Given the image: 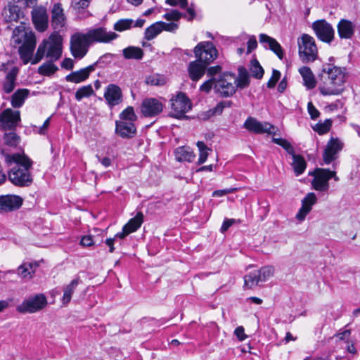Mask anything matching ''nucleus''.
I'll use <instances>...</instances> for the list:
<instances>
[{
	"label": "nucleus",
	"mask_w": 360,
	"mask_h": 360,
	"mask_svg": "<svg viewBox=\"0 0 360 360\" xmlns=\"http://www.w3.org/2000/svg\"><path fill=\"white\" fill-rule=\"evenodd\" d=\"M186 18V15H183L177 10H171L169 12L165 13L163 18L168 21L174 20L178 21L181 18Z\"/></svg>",
	"instance_id": "3c124183"
},
{
	"label": "nucleus",
	"mask_w": 360,
	"mask_h": 360,
	"mask_svg": "<svg viewBox=\"0 0 360 360\" xmlns=\"http://www.w3.org/2000/svg\"><path fill=\"white\" fill-rule=\"evenodd\" d=\"M0 70L6 73V77L2 82V91L5 94H8L14 90L16 86V79L19 70L15 66L8 69V64L4 63L1 65Z\"/></svg>",
	"instance_id": "dca6fc26"
},
{
	"label": "nucleus",
	"mask_w": 360,
	"mask_h": 360,
	"mask_svg": "<svg viewBox=\"0 0 360 360\" xmlns=\"http://www.w3.org/2000/svg\"><path fill=\"white\" fill-rule=\"evenodd\" d=\"M63 38L58 32H53L48 39L39 44L32 64L38 63L44 56L51 62L56 61L62 55Z\"/></svg>",
	"instance_id": "7ed1b4c3"
},
{
	"label": "nucleus",
	"mask_w": 360,
	"mask_h": 360,
	"mask_svg": "<svg viewBox=\"0 0 360 360\" xmlns=\"http://www.w3.org/2000/svg\"><path fill=\"white\" fill-rule=\"evenodd\" d=\"M36 46V39L35 36L33 33L30 32L25 34V39L24 42L21 46V48H27L28 51H34Z\"/></svg>",
	"instance_id": "49530a36"
},
{
	"label": "nucleus",
	"mask_w": 360,
	"mask_h": 360,
	"mask_svg": "<svg viewBox=\"0 0 360 360\" xmlns=\"http://www.w3.org/2000/svg\"><path fill=\"white\" fill-rule=\"evenodd\" d=\"M58 68L56 65L53 64V62H51L50 60L49 62L44 63L41 65L39 69V73L42 75L50 76L55 73Z\"/></svg>",
	"instance_id": "79ce46f5"
},
{
	"label": "nucleus",
	"mask_w": 360,
	"mask_h": 360,
	"mask_svg": "<svg viewBox=\"0 0 360 360\" xmlns=\"http://www.w3.org/2000/svg\"><path fill=\"white\" fill-rule=\"evenodd\" d=\"M163 110L162 103L157 98H145L141 106L142 114L147 117H153L159 115Z\"/></svg>",
	"instance_id": "6ab92c4d"
},
{
	"label": "nucleus",
	"mask_w": 360,
	"mask_h": 360,
	"mask_svg": "<svg viewBox=\"0 0 360 360\" xmlns=\"http://www.w3.org/2000/svg\"><path fill=\"white\" fill-rule=\"evenodd\" d=\"M299 56L303 63L314 61L318 55V50L314 39L307 34H303L297 39Z\"/></svg>",
	"instance_id": "20e7f679"
},
{
	"label": "nucleus",
	"mask_w": 360,
	"mask_h": 360,
	"mask_svg": "<svg viewBox=\"0 0 360 360\" xmlns=\"http://www.w3.org/2000/svg\"><path fill=\"white\" fill-rule=\"evenodd\" d=\"M291 166L296 176H300L304 172L307 167V162L302 155H295L292 157Z\"/></svg>",
	"instance_id": "e433bc0d"
},
{
	"label": "nucleus",
	"mask_w": 360,
	"mask_h": 360,
	"mask_svg": "<svg viewBox=\"0 0 360 360\" xmlns=\"http://www.w3.org/2000/svg\"><path fill=\"white\" fill-rule=\"evenodd\" d=\"M32 18L36 29L44 32L48 27L49 17L46 9L39 6L34 8L32 11Z\"/></svg>",
	"instance_id": "4be33fe9"
},
{
	"label": "nucleus",
	"mask_w": 360,
	"mask_h": 360,
	"mask_svg": "<svg viewBox=\"0 0 360 360\" xmlns=\"http://www.w3.org/2000/svg\"><path fill=\"white\" fill-rule=\"evenodd\" d=\"M317 202V198L315 193H309L302 200V207L296 214V219L299 221H303L306 216L311 212L312 206Z\"/></svg>",
	"instance_id": "393cba45"
},
{
	"label": "nucleus",
	"mask_w": 360,
	"mask_h": 360,
	"mask_svg": "<svg viewBox=\"0 0 360 360\" xmlns=\"http://www.w3.org/2000/svg\"><path fill=\"white\" fill-rule=\"evenodd\" d=\"M245 285L248 288H253L258 285L261 282L259 274L257 271L250 272L244 276Z\"/></svg>",
	"instance_id": "58836bf2"
},
{
	"label": "nucleus",
	"mask_w": 360,
	"mask_h": 360,
	"mask_svg": "<svg viewBox=\"0 0 360 360\" xmlns=\"http://www.w3.org/2000/svg\"><path fill=\"white\" fill-rule=\"evenodd\" d=\"M199 150V158L198 160V165L203 164L207 159L208 151L211 150L203 141H198L196 143Z\"/></svg>",
	"instance_id": "c03bdc74"
},
{
	"label": "nucleus",
	"mask_w": 360,
	"mask_h": 360,
	"mask_svg": "<svg viewBox=\"0 0 360 360\" xmlns=\"http://www.w3.org/2000/svg\"><path fill=\"white\" fill-rule=\"evenodd\" d=\"M197 60L209 66L218 56V51L212 42L202 41L198 43L193 50Z\"/></svg>",
	"instance_id": "423d86ee"
},
{
	"label": "nucleus",
	"mask_w": 360,
	"mask_h": 360,
	"mask_svg": "<svg viewBox=\"0 0 360 360\" xmlns=\"http://www.w3.org/2000/svg\"><path fill=\"white\" fill-rule=\"evenodd\" d=\"M319 78V90L323 96L339 95L345 89V70L332 63H325L322 65Z\"/></svg>",
	"instance_id": "f03ea898"
},
{
	"label": "nucleus",
	"mask_w": 360,
	"mask_h": 360,
	"mask_svg": "<svg viewBox=\"0 0 360 360\" xmlns=\"http://www.w3.org/2000/svg\"><path fill=\"white\" fill-rule=\"evenodd\" d=\"M94 94V89L91 84L79 88L75 92V99L80 101L84 98H87Z\"/></svg>",
	"instance_id": "ea45409f"
},
{
	"label": "nucleus",
	"mask_w": 360,
	"mask_h": 360,
	"mask_svg": "<svg viewBox=\"0 0 360 360\" xmlns=\"http://www.w3.org/2000/svg\"><path fill=\"white\" fill-rule=\"evenodd\" d=\"M46 298L43 294H38L25 300L16 307L17 311L25 313H34L46 307Z\"/></svg>",
	"instance_id": "9d476101"
},
{
	"label": "nucleus",
	"mask_w": 360,
	"mask_h": 360,
	"mask_svg": "<svg viewBox=\"0 0 360 360\" xmlns=\"http://www.w3.org/2000/svg\"><path fill=\"white\" fill-rule=\"evenodd\" d=\"M86 34L83 32H76L70 37V51L76 59L83 58L87 53L90 46Z\"/></svg>",
	"instance_id": "0eeeda50"
},
{
	"label": "nucleus",
	"mask_w": 360,
	"mask_h": 360,
	"mask_svg": "<svg viewBox=\"0 0 360 360\" xmlns=\"http://www.w3.org/2000/svg\"><path fill=\"white\" fill-rule=\"evenodd\" d=\"M235 75L230 72H224L216 77L214 89L222 97H229L236 91L234 85Z\"/></svg>",
	"instance_id": "6e6552de"
},
{
	"label": "nucleus",
	"mask_w": 360,
	"mask_h": 360,
	"mask_svg": "<svg viewBox=\"0 0 360 360\" xmlns=\"http://www.w3.org/2000/svg\"><path fill=\"white\" fill-rule=\"evenodd\" d=\"M257 47V41L255 36H250L249 40L248 41L247 54H250L252 51L256 49Z\"/></svg>",
	"instance_id": "680f3d73"
},
{
	"label": "nucleus",
	"mask_w": 360,
	"mask_h": 360,
	"mask_svg": "<svg viewBox=\"0 0 360 360\" xmlns=\"http://www.w3.org/2000/svg\"><path fill=\"white\" fill-rule=\"evenodd\" d=\"M312 29L316 37L322 41L330 43L335 35L332 25L325 20H319L313 22Z\"/></svg>",
	"instance_id": "4468645a"
},
{
	"label": "nucleus",
	"mask_w": 360,
	"mask_h": 360,
	"mask_svg": "<svg viewBox=\"0 0 360 360\" xmlns=\"http://www.w3.org/2000/svg\"><path fill=\"white\" fill-rule=\"evenodd\" d=\"M259 274V278L261 282H265L267 279L271 277L274 272V268L272 266H264L260 269L257 270Z\"/></svg>",
	"instance_id": "09e8293b"
},
{
	"label": "nucleus",
	"mask_w": 360,
	"mask_h": 360,
	"mask_svg": "<svg viewBox=\"0 0 360 360\" xmlns=\"http://www.w3.org/2000/svg\"><path fill=\"white\" fill-rule=\"evenodd\" d=\"M98 61L79 70L72 72L65 76V80L68 82L75 84L81 83L86 81L91 72L95 71Z\"/></svg>",
	"instance_id": "412c9836"
},
{
	"label": "nucleus",
	"mask_w": 360,
	"mask_h": 360,
	"mask_svg": "<svg viewBox=\"0 0 360 360\" xmlns=\"http://www.w3.org/2000/svg\"><path fill=\"white\" fill-rule=\"evenodd\" d=\"M5 162L8 165L15 163L8 172V180L15 186L19 187H27L33 181L31 169L32 168V160L25 155L19 153L6 154Z\"/></svg>",
	"instance_id": "f257e3e1"
},
{
	"label": "nucleus",
	"mask_w": 360,
	"mask_h": 360,
	"mask_svg": "<svg viewBox=\"0 0 360 360\" xmlns=\"http://www.w3.org/2000/svg\"><path fill=\"white\" fill-rule=\"evenodd\" d=\"M207 66L195 60L188 63L187 71L189 78L193 82L199 81L205 74Z\"/></svg>",
	"instance_id": "a878e982"
},
{
	"label": "nucleus",
	"mask_w": 360,
	"mask_h": 360,
	"mask_svg": "<svg viewBox=\"0 0 360 360\" xmlns=\"http://www.w3.org/2000/svg\"><path fill=\"white\" fill-rule=\"evenodd\" d=\"M216 77H211L205 81L200 86V91L206 94L210 92L211 89L215 85Z\"/></svg>",
	"instance_id": "864d4df0"
},
{
	"label": "nucleus",
	"mask_w": 360,
	"mask_h": 360,
	"mask_svg": "<svg viewBox=\"0 0 360 360\" xmlns=\"http://www.w3.org/2000/svg\"><path fill=\"white\" fill-rule=\"evenodd\" d=\"M238 77L237 78L235 77V81L233 82L234 85L236 89H244L247 87L250 84V77L248 72L245 68L240 66L238 68Z\"/></svg>",
	"instance_id": "72a5a7b5"
},
{
	"label": "nucleus",
	"mask_w": 360,
	"mask_h": 360,
	"mask_svg": "<svg viewBox=\"0 0 360 360\" xmlns=\"http://www.w3.org/2000/svg\"><path fill=\"white\" fill-rule=\"evenodd\" d=\"M147 83L151 85L161 86L165 83V80L160 75H153L147 79Z\"/></svg>",
	"instance_id": "4d7b16f0"
},
{
	"label": "nucleus",
	"mask_w": 360,
	"mask_h": 360,
	"mask_svg": "<svg viewBox=\"0 0 360 360\" xmlns=\"http://www.w3.org/2000/svg\"><path fill=\"white\" fill-rule=\"evenodd\" d=\"M161 24V27H162V31L165 30L170 32H175L176 30L179 28V25L176 22H165L162 21H160Z\"/></svg>",
	"instance_id": "13d9d810"
},
{
	"label": "nucleus",
	"mask_w": 360,
	"mask_h": 360,
	"mask_svg": "<svg viewBox=\"0 0 360 360\" xmlns=\"http://www.w3.org/2000/svg\"><path fill=\"white\" fill-rule=\"evenodd\" d=\"M231 101H221L212 109V113L215 115H220L222 113L225 108H229L231 107Z\"/></svg>",
	"instance_id": "6e6d98bb"
},
{
	"label": "nucleus",
	"mask_w": 360,
	"mask_h": 360,
	"mask_svg": "<svg viewBox=\"0 0 360 360\" xmlns=\"http://www.w3.org/2000/svg\"><path fill=\"white\" fill-rule=\"evenodd\" d=\"M243 127L251 133L256 134H272L274 132V126L266 122H259L253 117H248L243 123Z\"/></svg>",
	"instance_id": "2eb2a0df"
},
{
	"label": "nucleus",
	"mask_w": 360,
	"mask_h": 360,
	"mask_svg": "<svg viewBox=\"0 0 360 360\" xmlns=\"http://www.w3.org/2000/svg\"><path fill=\"white\" fill-rule=\"evenodd\" d=\"M172 116L178 119L184 117L185 114L191 108L189 98L184 93L179 92L176 96L170 99Z\"/></svg>",
	"instance_id": "1a4fd4ad"
},
{
	"label": "nucleus",
	"mask_w": 360,
	"mask_h": 360,
	"mask_svg": "<svg viewBox=\"0 0 360 360\" xmlns=\"http://www.w3.org/2000/svg\"><path fill=\"white\" fill-rule=\"evenodd\" d=\"M235 222H236V219H224V221L221 226V229H220L221 232V233L226 232L229 229V227H231Z\"/></svg>",
	"instance_id": "338daca9"
},
{
	"label": "nucleus",
	"mask_w": 360,
	"mask_h": 360,
	"mask_svg": "<svg viewBox=\"0 0 360 360\" xmlns=\"http://www.w3.org/2000/svg\"><path fill=\"white\" fill-rule=\"evenodd\" d=\"M80 282V279L79 277L73 279L70 284L65 285L63 288V295L61 299V302L63 304H68L72 298V295L75 292L77 286Z\"/></svg>",
	"instance_id": "473e14b6"
},
{
	"label": "nucleus",
	"mask_w": 360,
	"mask_h": 360,
	"mask_svg": "<svg viewBox=\"0 0 360 360\" xmlns=\"http://www.w3.org/2000/svg\"><path fill=\"white\" fill-rule=\"evenodd\" d=\"M259 41L265 49L272 51L280 59L284 56L283 50L281 44L274 39L266 34L259 35Z\"/></svg>",
	"instance_id": "5701e85b"
},
{
	"label": "nucleus",
	"mask_w": 360,
	"mask_h": 360,
	"mask_svg": "<svg viewBox=\"0 0 360 360\" xmlns=\"http://www.w3.org/2000/svg\"><path fill=\"white\" fill-rule=\"evenodd\" d=\"M272 142L281 146L284 150L291 144L288 140L282 138H273Z\"/></svg>",
	"instance_id": "774afa93"
},
{
	"label": "nucleus",
	"mask_w": 360,
	"mask_h": 360,
	"mask_svg": "<svg viewBox=\"0 0 360 360\" xmlns=\"http://www.w3.org/2000/svg\"><path fill=\"white\" fill-rule=\"evenodd\" d=\"M4 142L10 146H16L19 143L20 138L15 132L6 133L4 136Z\"/></svg>",
	"instance_id": "8fccbe9b"
},
{
	"label": "nucleus",
	"mask_w": 360,
	"mask_h": 360,
	"mask_svg": "<svg viewBox=\"0 0 360 360\" xmlns=\"http://www.w3.org/2000/svg\"><path fill=\"white\" fill-rule=\"evenodd\" d=\"M343 143L338 139L331 138L327 143L323 153V160L325 164L329 165L338 157L339 152L342 149Z\"/></svg>",
	"instance_id": "a211bd4d"
},
{
	"label": "nucleus",
	"mask_w": 360,
	"mask_h": 360,
	"mask_svg": "<svg viewBox=\"0 0 360 360\" xmlns=\"http://www.w3.org/2000/svg\"><path fill=\"white\" fill-rule=\"evenodd\" d=\"M143 221V214L142 212H139L134 217L131 219L124 227L128 230V233H133L137 231L141 226Z\"/></svg>",
	"instance_id": "c9c22d12"
},
{
	"label": "nucleus",
	"mask_w": 360,
	"mask_h": 360,
	"mask_svg": "<svg viewBox=\"0 0 360 360\" xmlns=\"http://www.w3.org/2000/svg\"><path fill=\"white\" fill-rule=\"evenodd\" d=\"M133 22L134 20L132 19H120L114 24L113 28L116 31L123 32L133 27Z\"/></svg>",
	"instance_id": "a18cd8bd"
},
{
	"label": "nucleus",
	"mask_w": 360,
	"mask_h": 360,
	"mask_svg": "<svg viewBox=\"0 0 360 360\" xmlns=\"http://www.w3.org/2000/svg\"><path fill=\"white\" fill-rule=\"evenodd\" d=\"M103 97L110 108L119 105L123 101L122 89L115 84H110L105 87Z\"/></svg>",
	"instance_id": "f3484780"
},
{
	"label": "nucleus",
	"mask_w": 360,
	"mask_h": 360,
	"mask_svg": "<svg viewBox=\"0 0 360 360\" xmlns=\"http://www.w3.org/2000/svg\"><path fill=\"white\" fill-rule=\"evenodd\" d=\"M91 44L96 43L108 44L118 37L114 32H108L104 27H96L88 29L85 33Z\"/></svg>",
	"instance_id": "9b49d317"
},
{
	"label": "nucleus",
	"mask_w": 360,
	"mask_h": 360,
	"mask_svg": "<svg viewBox=\"0 0 360 360\" xmlns=\"http://www.w3.org/2000/svg\"><path fill=\"white\" fill-rule=\"evenodd\" d=\"M332 121L329 119L323 122H318L313 127V129L320 135L326 134L330 129Z\"/></svg>",
	"instance_id": "de8ad7c7"
},
{
	"label": "nucleus",
	"mask_w": 360,
	"mask_h": 360,
	"mask_svg": "<svg viewBox=\"0 0 360 360\" xmlns=\"http://www.w3.org/2000/svg\"><path fill=\"white\" fill-rule=\"evenodd\" d=\"M9 4L4 8L3 15L6 22H18L20 16V9L19 6L12 4L21 3L25 6H32L37 4V0H8Z\"/></svg>",
	"instance_id": "f8f14e48"
},
{
	"label": "nucleus",
	"mask_w": 360,
	"mask_h": 360,
	"mask_svg": "<svg viewBox=\"0 0 360 360\" xmlns=\"http://www.w3.org/2000/svg\"><path fill=\"white\" fill-rule=\"evenodd\" d=\"M20 121V113L18 110L7 108L0 113V123L6 129H13Z\"/></svg>",
	"instance_id": "aec40b11"
},
{
	"label": "nucleus",
	"mask_w": 360,
	"mask_h": 360,
	"mask_svg": "<svg viewBox=\"0 0 360 360\" xmlns=\"http://www.w3.org/2000/svg\"><path fill=\"white\" fill-rule=\"evenodd\" d=\"M115 133L123 139H130L136 134V127L132 122L116 121Z\"/></svg>",
	"instance_id": "b1692460"
},
{
	"label": "nucleus",
	"mask_w": 360,
	"mask_h": 360,
	"mask_svg": "<svg viewBox=\"0 0 360 360\" xmlns=\"http://www.w3.org/2000/svg\"><path fill=\"white\" fill-rule=\"evenodd\" d=\"M181 8H186L187 13L188 14V20H193L195 16V12L193 7L187 8L188 1L187 0H178V5Z\"/></svg>",
	"instance_id": "603ef678"
},
{
	"label": "nucleus",
	"mask_w": 360,
	"mask_h": 360,
	"mask_svg": "<svg viewBox=\"0 0 360 360\" xmlns=\"http://www.w3.org/2000/svg\"><path fill=\"white\" fill-rule=\"evenodd\" d=\"M222 68L221 65H215L207 68L206 72L208 77H216L215 76L221 72Z\"/></svg>",
	"instance_id": "bf43d9fd"
},
{
	"label": "nucleus",
	"mask_w": 360,
	"mask_h": 360,
	"mask_svg": "<svg viewBox=\"0 0 360 360\" xmlns=\"http://www.w3.org/2000/svg\"><path fill=\"white\" fill-rule=\"evenodd\" d=\"M122 54L127 60H141L143 57V51L137 46H130L122 50Z\"/></svg>",
	"instance_id": "f704fd0d"
},
{
	"label": "nucleus",
	"mask_w": 360,
	"mask_h": 360,
	"mask_svg": "<svg viewBox=\"0 0 360 360\" xmlns=\"http://www.w3.org/2000/svg\"><path fill=\"white\" fill-rule=\"evenodd\" d=\"M308 112L312 120H316L319 117L320 112L313 105L311 102H309L307 104Z\"/></svg>",
	"instance_id": "e2e57ef3"
},
{
	"label": "nucleus",
	"mask_w": 360,
	"mask_h": 360,
	"mask_svg": "<svg viewBox=\"0 0 360 360\" xmlns=\"http://www.w3.org/2000/svg\"><path fill=\"white\" fill-rule=\"evenodd\" d=\"M234 335L240 341H243L247 338V335L245 333V329L243 326H238L234 330Z\"/></svg>",
	"instance_id": "0e129e2a"
},
{
	"label": "nucleus",
	"mask_w": 360,
	"mask_h": 360,
	"mask_svg": "<svg viewBox=\"0 0 360 360\" xmlns=\"http://www.w3.org/2000/svg\"><path fill=\"white\" fill-rule=\"evenodd\" d=\"M175 159L178 162H192L193 161L195 155L189 147L181 146L178 147L174 150Z\"/></svg>",
	"instance_id": "c756f323"
},
{
	"label": "nucleus",
	"mask_w": 360,
	"mask_h": 360,
	"mask_svg": "<svg viewBox=\"0 0 360 360\" xmlns=\"http://www.w3.org/2000/svg\"><path fill=\"white\" fill-rule=\"evenodd\" d=\"M38 264L37 262H24L17 269L19 276L24 278H31Z\"/></svg>",
	"instance_id": "2f4dec72"
},
{
	"label": "nucleus",
	"mask_w": 360,
	"mask_h": 360,
	"mask_svg": "<svg viewBox=\"0 0 360 360\" xmlns=\"http://www.w3.org/2000/svg\"><path fill=\"white\" fill-rule=\"evenodd\" d=\"M280 77H281L280 71L274 69L272 71L271 77L267 82V84H266L267 87L269 89H272V88L275 87V86H276V83L278 82V81L279 80Z\"/></svg>",
	"instance_id": "5fc2aeb1"
},
{
	"label": "nucleus",
	"mask_w": 360,
	"mask_h": 360,
	"mask_svg": "<svg viewBox=\"0 0 360 360\" xmlns=\"http://www.w3.org/2000/svg\"><path fill=\"white\" fill-rule=\"evenodd\" d=\"M309 176H314L311 181V186L314 189L321 192H326L329 188L328 181L333 178L335 181H339L338 176L335 171L329 169L316 168L309 173Z\"/></svg>",
	"instance_id": "39448f33"
},
{
	"label": "nucleus",
	"mask_w": 360,
	"mask_h": 360,
	"mask_svg": "<svg viewBox=\"0 0 360 360\" xmlns=\"http://www.w3.org/2000/svg\"><path fill=\"white\" fill-rule=\"evenodd\" d=\"M23 203L22 197L14 194L0 195V214H7L19 210Z\"/></svg>",
	"instance_id": "ddd939ff"
},
{
	"label": "nucleus",
	"mask_w": 360,
	"mask_h": 360,
	"mask_svg": "<svg viewBox=\"0 0 360 360\" xmlns=\"http://www.w3.org/2000/svg\"><path fill=\"white\" fill-rule=\"evenodd\" d=\"M355 25L349 20L341 19L338 25V33L340 39H350L355 32Z\"/></svg>",
	"instance_id": "bb28decb"
},
{
	"label": "nucleus",
	"mask_w": 360,
	"mask_h": 360,
	"mask_svg": "<svg viewBox=\"0 0 360 360\" xmlns=\"http://www.w3.org/2000/svg\"><path fill=\"white\" fill-rule=\"evenodd\" d=\"M91 0H75L74 6L75 9H84L89 6Z\"/></svg>",
	"instance_id": "69168bd1"
},
{
	"label": "nucleus",
	"mask_w": 360,
	"mask_h": 360,
	"mask_svg": "<svg viewBox=\"0 0 360 360\" xmlns=\"http://www.w3.org/2000/svg\"><path fill=\"white\" fill-rule=\"evenodd\" d=\"M250 70L252 76L257 79L262 78L264 72V69L257 59L251 60Z\"/></svg>",
	"instance_id": "37998d69"
},
{
	"label": "nucleus",
	"mask_w": 360,
	"mask_h": 360,
	"mask_svg": "<svg viewBox=\"0 0 360 360\" xmlns=\"http://www.w3.org/2000/svg\"><path fill=\"white\" fill-rule=\"evenodd\" d=\"M162 31V27L159 22H156L148 27L144 32V37L146 40H152Z\"/></svg>",
	"instance_id": "4c0bfd02"
},
{
	"label": "nucleus",
	"mask_w": 360,
	"mask_h": 360,
	"mask_svg": "<svg viewBox=\"0 0 360 360\" xmlns=\"http://www.w3.org/2000/svg\"><path fill=\"white\" fill-rule=\"evenodd\" d=\"M30 94V91L27 89H18L11 96L10 101L13 108H20L25 103V100Z\"/></svg>",
	"instance_id": "c85d7f7f"
},
{
	"label": "nucleus",
	"mask_w": 360,
	"mask_h": 360,
	"mask_svg": "<svg viewBox=\"0 0 360 360\" xmlns=\"http://www.w3.org/2000/svg\"><path fill=\"white\" fill-rule=\"evenodd\" d=\"M51 24L54 30H60L65 24V18L60 4H55L53 6Z\"/></svg>",
	"instance_id": "cd10ccee"
},
{
	"label": "nucleus",
	"mask_w": 360,
	"mask_h": 360,
	"mask_svg": "<svg viewBox=\"0 0 360 360\" xmlns=\"http://www.w3.org/2000/svg\"><path fill=\"white\" fill-rule=\"evenodd\" d=\"M120 120L119 121H125V122H134L137 116L134 112V108L131 106H128L125 108L119 115Z\"/></svg>",
	"instance_id": "a19ab883"
},
{
	"label": "nucleus",
	"mask_w": 360,
	"mask_h": 360,
	"mask_svg": "<svg viewBox=\"0 0 360 360\" xmlns=\"http://www.w3.org/2000/svg\"><path fill=\"white\" fill-rule=\"evenodd\" d=\"M19 53L21 59L24 61V63L26 64L30 61L33 51L29 52L27 48L25 49L20 47Z\"/></svg>",
	"instance_id": "052dcab7"
},
{
	"label": "nucleus",
	"mask_w": 360,
	"mask_h": 360,
	"mask_svg": "<svg viewBox=\"0 0 360 360\" xmlns=\"http://www.w3.org/2000/svg\"><path fill=\"white\" fill-rule=\"evenodd\" d=\"M299 72L303 79L304 85L307 89H312L316 86V78L309 67L303 66L300 68Z\"/></svg>",
	"instance_id": "7c9ffc66"
}]
</instances>
